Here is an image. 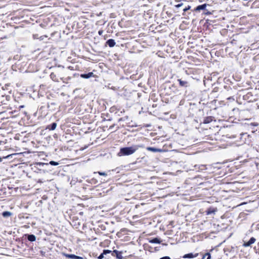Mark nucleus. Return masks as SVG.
I'll return each mask as SVG.
<instances>
[{"instance_id": "obj_19", "label": "nucleus", "mask_w": 259, "mask_h": 259, "mask_svg": "<svg viewBox=\"0 0 259 259\" xmlns=\"http://www.w3.org/2000/svg\"><path fill=\"white\" fill-rule=\"evenodd\" d=\"M103 33V30H99V31H98V34H99L100 35H102Z\"/></svg>"}, {"instance_id": "obj_24", "label": "nucleus", "mask_w": 259, "mask_h": 259, "mask_svg": "<svg viewBox=\"0 0 259 259\" xmlns=\"http://www.w3.org/2000/svg\"><path fill=\"white\" fill-rule=\"evenodd\" d=\"M3 158H1L0 157V162L2 161V159H3Z\"/></svg>"}, {"instance_id": "obj_7", "label": "nucleus", "mask_w": 259, "mask_h": 259, "mask_svg": "<svg viewBox=\"0 0 259 259\" xmlns=\"http://www.w3.org/2000/svg\"><path fill=\"white\" fill-rule=\"evenodd\" d=\"M93 76V72H90L88 74H82L80 75V76L83 78H89L91 77H92Z\"/></svg>"}, {"instance_id": "obj_4", "label": "nucleus", "mask_w": 259, "mask_h": 259, "mask_svg": "<svg viewBox=\"0 0 259 259\" xmlns=\"http://www.w3.org/2000/svg\"><path fill=\"white\" fill-rule=\"evenodd\" d=\"M147 149L148 151H152V152H162L163 151V150L162 149L155 148H153V147H147Z\"/></svg>"}, {"instance_id": "obj_6", "label": "nucleus", "mask_w": 259, "mask_h": 259, "mask_svg": "<svg viewBox=\"0 0 259 259\" xmlns=\"http://www.w3.org/2000/svg\"><path fill=\"white\" fill-rule=\"evenodd\" d=\"M149 242L151 243H157V244H160L161 243L160 240L157 238H155L152 239H149Z\"/></svg>"}, {"instance_id": "obj_18", "label": "nucleus", "mask_w": 259, "mask_h": 259, "mask_svg": "<svg viewBox=\"0 0 259 259\" xmlns=\"http://www.w3.org/2000/svg\"><path fill=\"white\" fill-rule=\"evenodd\" d=\"M104 254H103V253H101V254L99 255V256L98 257V258H99V259H103V258H104Z\"/></svg>"}, {"instance_id": "obj_17", "label": "nucleus", "mask_w": 259, "mask_h": 259, "mask_svg": "<svg viewBox=\"0 0 259 259\" xmlns=\"http://www.w3.org/2000/svg\"><path fill=\"white\" fill-rule=\"evenodd\" d=\"M206 256H207V259H211V256H210V253H205V254L203 256L205 257Z\"/></svg>"}, {"instance_id": "obj_14", "label": "nucleus", "mask_w": 259, "mask_h": 259, "mask_svg": "<svg viewBox=\"0 0 259 259\" xmlns=\"http://www.w3.org/2000/svg\"><path fill=\"white\" fill-rule=\"evenodd\" d=\"M56 126H57V124L56 123H53L51 125V127L50 130H54L56 128Z\"/></svg>"}, {"instance_id": "obj_8", "label": "nucleus", "mask_w": 259, "mask_h": 259, "mask_svg": "<svg viewBox=\"0 0 259 259\" xmlns=\"http://www.w3.org/2000/svg\"><path fill=\"white\" fill-rule=\"evenodd\" d=\"M178 81L180 83V85L181 87H187L188 82L186 81L182 80L181 79H178Z\"/></svg>"}, {"instance_id": "obj_21", "label": "nucleus", "mask_w": 259, "mask_h": 259, "mask_svg": "<svg viewBox=\"0 0 259 259\" xmlns=\"http://www.w3.org/2000/svg\"><path fill=\"white\" fill-rule=\"evenodd\" d=\"M99 174L101 176H106V174L105 172H98Z\"/></svg>"}, {"instance_id": "obj_13", "label": "nucleus", "mask_w": 259, "mask_h": 259, "mask_svg": "<svg viewBox=\"0 0 259 259\" xmlns=\"http://www.w3.org/2000/svg\"><path fill=\"white\" fill-rule=\"evenodd\" d=\"M2 215L4 217L7 218L11 215V213L9 211H4L3 212Z\"/></svg>"}, {"instance_id": "obj_25", "label": "nucleus", "mask_w": 259, "mask_h": 259, "mask_svg": "<svg viewBox=\"0 0 259 259\" xmlns=\"http://www.w3.org/2000/svg\"><path fill=\"white\" fill-rule=\"evenodd\" d=\"M117 257H118V258H119L121 259V258H120V256H118V255H117Z\"/></svg>"}, {"instance_id": "obj_5", "label": "nucleus", "mask_w": 259, "mask_h": 259, "mask_svg": "<svg viewBox=\"0 0 259 259\" xmlns=\"http://www.w3.org/2000/svg\"><path fill=\"white\" fill-rule=\"evenodd\" d=\"M106 43L110 47H113L115 45V42L114 40L112 39H110L108 40Z\"/></svg>"}, {"instance_id": "obj_11", "label": "nucleus", "mask_w": 259, "mask_h": 259, "mask_svg": "<svg viewBox=\"0 0 259 259\" xmlns=\"http://www.w3.org/2000/svg\"><path fill=\"white\" fill-rule=\"evenodd\" d=\"M28 239L30 241H34L35 240V236L33 235H29L28 236Z\"/></svg>"}, {"instance_id": "obj_20", "label": "nucleus", "mask_w": 259, "mask_h": 259, "mask_svg": "<svg viewBox=\"0 0 259 259\" xmlns=\"http://www.w3.org/2000/svg\"><path fill=\"white\" fill-rule=\"evenodd\" d=\"M190 9V6H188L187 8H185L183 10L184 12H186L187 10Z\"/></svg>"}, {"instance_id": "obj_12", "label": "nucleus", "mask_w": 259, "mask_h": 259, "mask_svg": "<svg viewBox=\"0 0 259 259\" xmlns=\"http://www.w3.org/2000/svg\"><path fill=\"white\" fill-rule=\"evenodd\" d=\"M66 257L70 258L78 259L79 257L74 254H66Z\"/></svg>"}, {"instance_id": "obj_9", "label": "nucleus", "mask_w": 259, "mask_h": 259, "mask_svg": "<svg viewBox=\"0 0 259 259\" xmlns=\"http://www.w3.org/2000/svg\"><path fill=\"white\" fill-rule=\"evenodd\" d=\"M206 4L199 5L196 7L195 10L196 11H200L201 10H203L206 8Z\"/></svg>"}, {"instance_id": "obj_10", "label": "nucleus", "mask_w": 259, "mask_h": 259, "mask_svg": "<svg viewBox=\"0 0 259 259\" xmlns=\"http://www.w3.org/2000/svg\"><path fill=\"white\" fill-rule=\"evenodd\" d=\"M16 155V153H14V154H9L8 155L6 156L3 157V158L7 159H8V160H11V158H13L14 157H15Z\"/></svg>"}, {"instance_id": "obj_22", "label": "nucleus", "mask_w": 259, "mask_h": 259, "mask_svg": "<svg viewBox=\"0 0 259 259\" xmlns=\"http://www.w3.org/2000/svg\"><path fill=\"white\" fill-rule=\"evenodd\" d=\"M182 6H183V4L181 3V4H178V5H176V7L179 8V7Z\"/></svg>"}, {"instance_id": "obj_23", "label": "nucleus", "mask_w": 259, "mask_h": 259, "mask_svg": "<svg viewBox=\"0 0 259 259\" xmlns=\"http://www.w3.org/2000/svg\"><path fill=\"white\" fill-rule=\"evenodd\" d=\"M160 259H171L169 256H164L160 258Z\"/></svg>"}, {"instance_id": "obj_15", "label": "nucleus", "mask_w": 259, "mask_h": 259, "mask_svg": "<svg viewBox=\"0 0 259 259\" xmlns=\"http://www.w3.org/2000/svg\"><path fill=\"white\" fill-rule=\"evenodd\" d=\"M50 164L52 165H58L59 164V163L57 162H55L54 161H51L50 162Z\"/></svg>"}, {"instance_id": "obj_16", "label": "nucleus", "mask_w": 259, "mask_h": 259, "mask_svg": "<svg viewBox=\"0 0 259 259\" xmlns=\"http://www.w3.org/2000/svg\"><path fill=\"white\" fill-rule=\"evenodd\" d=\"M110 252H111V251H110V250H104L103 251V254H104V255H105V254H107V253H109Z\"/></svg>"}, {"instance_id": "obj_1", "label": "nucleus", "mask_w": 259, "mask_h": 259, "mask_svg": "<svg viewBox=\"0 0 259 259\" xmlns=\"http://www.w3.org/2000/svg\"><path fill=\"white\" fill-rule=\"evenodd\" d=\"M143 145H134L132 147L122 148L118 154L119 156L130 155L134 153L139 148H143Z\"/></svg>"}, {"instance_id": "obj_2", "label": "nucleus", "mask_w": 259, "mask_h": 259, "mask_svg": "<svg viewBox=\"0 0 259 259\" xmlns=\"http://www.w3.org/2000/svg\"><path fill=\"white\" fill-rule=\"evenodd\" d=\"M255 239L253 237H252L250 239V240L248 242H245L243 244V246H245V247L249 246L250 245H251L252 244L254 243L255 242Z\"/></svg>"}, {"instance_id": "obj_3", "label": "nucleus", "mask_w": 259, "mask_h": 259, "mask_svg": "<svg viewBox=\"0 0 259 259\" xmlns=\"http://www.w3.org/2000/svg\"><path fill=\"white\" fill-rule=\"evenodd\" d=\"M198 255V253H195V254H193L192 253H190L185 254L183 256V257L184 258H191L196 257Z\"/></svg>"}, {"instance_id": "obj_26", "label": "nucleus", "mask_w": 259, "mask_h": 259, "mask_svg": "<svg viewBox=\"0 0 259 259\" xmlns=\"http://www.w3.org/2000/svg\"><path fill=\"white\" fill-rule=\"evenodd\" d=\"M204 256L203 257V258L202 259H204Z\"/></svg>"}]
</instances>
